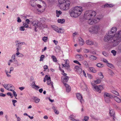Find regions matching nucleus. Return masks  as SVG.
<instances>
[{
    "instance_id": "nucleus-39",
    "label": "nucleus",
    "mask_w": 121,
    "mask_h": 121,
    "mask_svg": "<svg viewBox=\"0 0 121 121\" xmlns=\"http://www.w3.org/2000/svg\"><path fill=\"white\" fill-rule=\"evenodd\" d=\"M2 85L4 86L5 89H7L8 90H9V89L8 88V85L7 84L4 85L2 84Z\"/></svg>"
},
{
    "instance_id": "nucleus-63",
    "label": "nucleus",
    "mask_w": 121,
    "mask_h": 121,
    "mask_svg": "<svg viewBox=\"0 0 121 121\" xmlns=\"http://www.w3.org/2000/svg\"><path fill=\"white\" fill-rule=\"evenodd\" d=\"M54 112L56 114H58L59 113V112L56 109L54 111Z\"/></svg>"
},
{
    "instance_id": "nucleus-52",
    "label": "nucleus",
    "mask_w": 121,
    "mask_h": 121,
    "mask_svg": "<svg viewBox=\"0 0 121 121\" xmlns=\"http://www.w3.org/2000/svg\"><path fill=\"white\" fill-rule=\"evenodd\" d=\"M7 85H8V87L10 88H12L13 87H14L11 84H8Z\"/></svg>"
},
{
    "instance_id": "nucleus-25",
    "label": "nucleus",
    "mask_w": 121,
    "mask_h": 121,
    "mask_svg": "<svg viewBox=\"0 0 121 121\" xmlns=\"http://www.w3.org/2000/svg\"><path fill=\"white\" fill-rule=\"evenodd\" d=\"M79 43L81 45H82L84 44V41L82 38H81L79 39Z\"/></svg>"
},
{
    "instance_id": "nucleus-1",
    "label": "nucleus",
    "mask_w": 121,
    "mask_h": 121,
    "mask_svg": "<svg viewBox=\"0 0 121 121\" xmlns=\"http://www.w3.org/2000/svg\"><path fill=\"white\" fill-rule=\"evenodd\" d=\"M104 40V41L111 43L112 47L116 46L121 42V30L117 31L114 35L108 32L105 36Z\"/></svg>"
},
{
    "instance_id": "nucleus-37",
    "label": "nucleus",
    "mask_w": 121,
    "mask_h": 121,
    "mask_svg": "<svg viewBox=\"0 0 121 121\" xmlns=\"http://www.w3.org/2000/svg\"><path fill=\"white\" fill-rule=\"evenodd\" d=\"M36 85L35 83V81L33 82L31 84L32 87L33 88H35V87H34Z\"/></svg>"
},
{
    "instance_id": "nucleus-51",
    "label": "nucleus",
    "mask_w": 121,
    "mask_h": 121,
    "mask_svg": "<svg viewBox=\"0 0 121 121\" xmlns=\"http://www.w3.org/2000/svg\"><path fill=\"white\" fill-rule=\"evenodd\" d=\"M102 53L105 56H106L108 55L106 52L104 51L103 52H102Z\"/></svg>"
},
{
    "instance_id": "nucleus-26",
    "label": "nucleus",
    "mask_w": 121,
    "mask_h": 121,
    "mask_svg": "<svg viewBox=\"0 0 121 121\" xmlns=\"http://www.w3.org/2000/svg\"><path fill=\"white\" fill-rule=\"evenodd\" d=\"M57 21L59 23H63L65 22V20L64 19H58Z\"/></svg>"
},
{
    "instance_id": "nucleus-34",
    "label": "nucleus",
    "mask_w": 121,
    "mask_h": 121,
    "mask_svg": "<svg viewBox=\"0 0 121 121\" xmlns=\"http://www.w3.org/2000/svg\"><path fill=\"white\" fill-rule=\"evenodd\" d=\"M109 74L111 76H112L113 75H114V73L112 70H111L110 69H109Z\"/></svg>"
},
{
    "instance_id": "nucleus-57",
    "label": "nucleus",
    "mask_w": 121,
    "mask_h": 121,
    "mask_svg": "<svg viewBox=\"0 0 121 121\" xmlns=\"http://www.w3.org/2000/svg\"><path fill=\"white\" fill-rule=\"evenodd\" d=\"M51 80H50L47 81V83L48 85H49L51 84Z\"/></svg>"
},
{
    "instance_id": "nucleus-42",
    "label": "nucleus",
    "mask_w": 121,
    "mask_h": 121,
    "mask_svg": "<svg viewBox=\"0 0 121 121\" xmlns=\"http://www.w3.org/2000/svg\"><path fill=\"white\" fill-rule=\"evenodd\" d=\"M71 87L70 86H69V87L66 88V91L67 92H69L71 90Z\"/></svg>"
},
{
    "instance_id": "nucleus-31",
    "label": "nucleus",
    "mask_w": 121,
    "mask_h": 121,
    "mask_svg": "<svg viewBox=\"0 0 121 121\" xmlns=\"http://www.w3.org/2000/svg\"><path fill=\"white\" fill-rule=\"evenodd\" d=\"M83 63L86 67H88V64L86 61H83Z\"/></svg>"
},
{
    "instance_id": "nucleus-3",
    "label": "nucleus",
    "mask_w": 121,
    "mask_h": 121,
    "mask_svg": "<svg viewBox=\"0 0 121 121\" xmlns=\"http://www.w3.org/2000/svg\"><path fill=\"white\" fill-rule=\"evenodd\" d=\"M96 12L93 11L89 10L86 11L84 13V17L86 19H92L95 16Z\"/></svg>"
},
{
    "instance_id": "nucleus-27",
    "label": "nucleus",
    "mask_w": 121,
    "mask_h": 121,
    "mask_svg": "<svg viewBox=\"0 0 121 121\" xmlns=\"http://www.w3.org/2000/svg\"><path fill=\"white\" fill-rule=\"evenodd\" d=\"M51 57L52 59V60L53 61L56 62L57 61V58L56 57V56H54L53 55L51 56Z\"/></svg>"
},
{
    "instance_id": "nucleus-24",
    "label": "nucleus",
    "mask_w": 121,
    "mask_h": 121,
    "mask_svg": "<svg viewBox=\"0 0 121 121\" xmlns=\"http://www.w3.org/2000/svg\"><path fill=\"white\" fill-rule=\"evenodd\" d=\"M56 16L57 17H59L60 15L62 13V12L60 10L58 11L57 10H56Z\"/></svg>"
},
{
    "instance_id": "nucleus-36",
    "label": "nucleus",
    "mask_w": 121,
    "mask_h": 121,
    "mask_svg": "<svg viewBox=\"0 0 121 121\" xmlns=\"http://www.w3.org/2000/svg\"><path fill=\"white\" fill-rule=\"evenodd\" d=\"M98 74L99 75V76H100V78L101 79H102L104 77V76L102 74V73L101 72H100L99 73H98Z\"/></svg>"
},
{
    "instance_id": "nucleus-18",
    "label": "nucleus",
    "mask_w": 121,
    "mask_h": 121,
    "mask_svg": "<svg viewBox=\"0 0 121 121\" xmlns=\"http://www.w3.org/2000/svg\"><path fill=\"white\" fill-rule=\"evenodd\" d=\"M75 57L80 60H83L82 56L81 55H77L75 56Z\"/></svg>"
},
{
    "instance_id": "nucleus-44",
    "label": "nucleus",
    "mask_w": 121,
    "mask_h": 121,
    "mask_svg": "<svg viewBox=\"0 0 121 121\" xmlns=\"http://www.w3.org/2000/svg\"><path fill=\"white\" fill-rule=\"evenodd\" d=\"M65 67L67 69H69L70 67V66L68 64H65Z\"/></svg>"
},
{
    "instance_id": "nucleus-41",
    "label": "nucleus",
    "mask_w": 121,
    "mask_h": 121,
    "mask_svg": "<svg viewBox=\"0 0 121 121\" xmlns=\"http://www.w3.org/2000/svg\"><path fill=\"white\" fill-rule=\"evenodd\" d=\"M45 56L43 55H41L40 57V61H42L43 60V59L44 58Z\"/></svg>"
},
{
    "instance_id": "nucleus-33",
    "label": "nucleus",
    "mask_w": 121,
    "mask_h": 121,
    "mask_svg": "<svg viewBox=\"0 0 121 121\" xmlns=\"http://www.w3.org/2000/svg\"><path fill=\"white\" fill-rule=\"evenodd\" d=\"M104 98L105 101L106 103H108L110 102V98L108 97L106 98Z\"/></svg>"
},
{
    "instance_id": "nucleus-45",
    "label": "nucleus",
    "mask_w": 121,
    "mask_h": 121,
    "mask_svg": "<svg viewBox=\"0 0 121 121\" xmlns=\"http://www.w3.org/2000/svg\"><path fill=\"white\" fill-rule=\"evenodd\" d=\"M107 65L109 67L112 68V67H113V65L112 64L108 63Z\"/></svg>"
},
{
    "instance_id": "nucleus-13",
    "label": "nucleus",
    "mask_w": 121,
    "mask_h": 121,
    "mask_svg": "<svg viewBox=\"0 0 121 121\" xmlns=\"http://www.w3.org/2000/svg\"><path fill=\"white\" fill-rule=\"evenodd\" d=\"M81 67L78 65L76 66L74 68L75 70L78 73H82V70L81 68Z\"/></svg>"
},
{
    "instance_id": "nucleus-48",
    "label": "nucleus",
    "mask_w": 121,
    "mask_h": 121,
    "mask_svg": "<svg viewBox=\"0 0 121 121\" xmlns=\"http://www.w3.org/2000/svg\"><path fill=\"white\" fill-rule=\"evenodd\" d=\"M23 25L24 26V27L26 28L28 27V26L27 25V23L26 24V23H23Z\"/></svg>"
},
{
    "instance_id": "nucleus-62",
    "label": "nucleus",
    "mask_w": 121,
    "mask_h": 121,
    "mask_svg": "<svg viewBox=\"0 0 121 121\" xmlns=\"http://www.w3.org/2000/svg\"><path fill=\"white\" fill-rule=\"evenodd\" d=\"M43 68L44 69H48V67L47 65H45L44 66Z\"/></svg>"
},
{
    "instance_id": "nucleus-22",
    "label": "nucleus",
    "mask_w": 121,
    "mask_h": 121,
    "mask_svg": "<svg viewBox=\"0 0 121 121\" xmlns=\"http://www.w3.org/2000/svg\"><path fill=\"white\" fill-rule=\"evenodd\" d=\"M86 43L87 45H92L94 44V43L92 41L90 40H87Z\"/></svg>"
},
{
    "instance_id": "nucleus-49",
    "label": "nucleus",
    "mask_w": 121,
    "mask_h": 121,
    "mask_svg": "<svg viewBox=\"0 0 121 121\" xmlns=\"http://www.w3.org/2000/svg\"><path fill=\"white\" fill-rule=\"evenodd\" d=\"M17 22H21L22 21L20 18L19 17H17Z\"/></svg>"
},
{
    "instance_id": "nucleus-60",
    "label": "nucleus",
    "mask_w": 121,
    "mask_h": 121,
    "mask_svg": "<svg viewBox=\"0 0 121 121\" xmlns=\"http://www.w3.org/2000/svg\"><path fill=\"white\" fill-rule=\"evenodd\" d=\"M110 5L109 4H105L104 5V7H109V6Z\"/></svg>"
},
{
    "instance_id": "nucleus-4",
    "label": "nucleus",
    "mask_w": 121,
    "mask_h": 121,
    "mask_svg": "<svg viewBox=\"0 0 121 121\" xmlns=\"http://www.w3.org/2000/svg\"><path fill=\"white\" fill-rule=\"evenodd\" d=\"M58 1L60 4H62L63 7L64 9L65 10H67L69 9L70 2L67 0H58Z\"/></svg>"
},
{
    "instance_id": "nucleus-64",
    "label": "nucleus",
    "mask_w": 121,
    "mask_h": 121,
    "mask_svg": "<svg viewBox=\"0 0 121 121\" xmlns=\"http://www.w3.org/2000/svg\"><path fill=\"white\" fill-rule=\"evenodd\" d=\"M7 94L8 95H9L10 96H11L12 95V93L10 92L7 93Z\"/></svg>"
},
{
    "instance_id": "nucleus-12",
    "label": "nucleus",
    "mask_w": 121,
    "mask_h": 121,
    "mask_svg": "<svg viewBox=\"0 0 121 121\" xmlns=\"http://www.w3.org/2000/svg\"><path fill=\"white\" fill-rule=\"evenodd\" d=\"M117 31V28L115 27H113L110 30L108 31V32L112 35H114Z\"/></svg>"
},
{
    "instance_id": "nucleus-55",
    "label": "nucleus",
    "mask_w": 121,
    "mask_h": 121,
    "mask_svg": "<svg viewBox=\"0 0 121 121\" xmlns=\"http://www.w3.org/2000/svg\"><path fill=\"white\" fill-rule=\"evenodd\" d=\"M5 95L3 93H0V96L2 97H4L5 96Z\"/></svg>"
},
{
    "instance_id": "nucleus-35",
    "label": "nucleus",
    "mask_w": 121,
    "mask_h": 121,
    "mask_svg": "<svg viewBox=\"0 0 121 121\" xmlns=\"http://www.w3.org/2000/svg\"><path fill=\"white\" fill-rule=\"evenodd\" d=\"M117 52H117L114 50H112L111 51V52L113 54V55L114 56H115L116 55Z\"/></svg>"
},
{
    "instance_id": "nucleus-6",
    "label": "nucleus",
    "mask_w": 121,
    "mask_h": 121,
    "mask_svg": "<svg viewBox=\"0 0 121 121\" xmlns=\"http://www.w3.org/2000/svg\"><path fill=\"white\" fill-rule=\"evenodd\" d=\"M100 26L99 25H95L89 29V31L95 33H97L100 30Z\"/></svg>"
},
{
    "instance_id": "nucleus-53",
    "label": "nucleus",
    "mask_w": 121,
    "mask_h": 121,
    "mask_svg": "<svg viewBox=\"0 0 121 121\" xmlns=\"http://www.w3.org/2000/svg\"><path fill=\"white\" fill-rule=\"evenodd\" d=\"M103 61L104 62L107 63V64L108 63L107 60L105 59H103Z\"/></svg>"
},
{
    "instance_id": "nucleus-43",
    "label": "nucleus",
    "mask_w": 121,
    "mask_h": 121,
    "mask_svg": "<svg viewBox=\"0 0 121 121\" xmlns=\"http://www.w3.org/2000/svg\"><path fill=\"white\" fill-rule=\"evenodd\" d=\"M45 77L47 81L51 80L50 77H48V75H46L45 76Z\"/></svg>"
},
{
    "instance_id": "nucleus-10",
    "label": "nucleus",
    "mask_w": 121,
    "mask_h": 121,
    "mask_svg": "<svg viewBox=\"0 0 121 121\" xmlns=\"http://www.w3.org/2000/svg\"><path fill=\"white\" fill-rule=\"evenodd\" d=\"M63 76L61 77L62 82L63 83L67 82L68 81L69 77L67 76V74L64 73L62 74Z\"/></svg>"
},
{
    "instance_id": "nucleus-16",
    "label": "nucleus",
    "mask_w": 121,
    "mask_h": 121,
    "mask_svg": "<svg viewBox=\"0 0 121 121\" xmlns=\"http://www.w3.org/2000/svg\"><path fill=\"white\" fill-rule=\"evenodd\" d=\"M104 98L108 97L112 98L113 97V96L111 94L106 92L104 93Z\"/></svg>"
},
{
    "instance_id": "nucleus-56",
    "label": "nucleus",
    "mask_w": 121,
    "mask_h": 121,
    "mask_svg": "<svg viewBox=\"0 0 121 121\" xmlns=\"http://www.w3.org/2000/svg\"><path fill=\"white\" fill-rule=\"evenodd\" d=\"M53 42L56 45H57L58 43V42L57 41L55 40H54L53 41Z\"/></svg>"
},
{
    "instance_id": "nucleus-54",
    "label": "nucleus",
    "mask_w": 121,
    "mask_h": 121,
    "mask_svg": "<svg viewBox=\"0 0 121 121\" xmlns=\"http://www.w3.org/2000/svg\"><path fill=\"white\" fill-rule=\"evenodd\" d=\"M89 50L88 49H84V52L86 53H88L89 52Z\"/></svg>"
},
{
    "instance_id": "nucleus-59",
    "label": "nucleus",
    "mask_w": 121,
    "mask_h": 121,
    "mask_svg": "<svg viewBox=\"0 0 121 121\" xmlns=\"http://www.w3.org/2000/svg\"><path fill=\"white\" fill-rule=\"evenodd\" d=\"M26 22H27V24H29L30 21V20H29V19H26Z\"/></svg>"
},
{
    "instance_id": "nucleus-32",
    "label": "nucleus",
    "mask_w": 121,
    "mask_h": 121,
    "mask_svg": "<svg viewBox=\"0 0 121 121\" xmlns=\"http://www.w3.org/2000/svg\"><path fill=\"white\" fill-rule=\"evenodd\" d=\"M89 118V117L87 116H85L84 117V119L82 120L83 121H87Z\"/></svg>"
},
{
    "instance_id": "nucleus-46",
    "label": "nucleus",
    "mask_w": 121,
    "mask_h": 121,
    "mask_svg": "<svg viewBox=\"0 0 121 121\" xmlns=\"http://www.w3.org/2000/svg\"><path fill=\"white\" fill-rule=\"evenodd\" d=\"M20 30L21 31H24L25 30L24 27V26H21L20 28Z\"/></svg>"
},
{
    "instance_id": "nucleus-30",
    "label": "nucleus",
    "mask_w": 121,
    "mask_h": 121,
    "mask_svg": "<svg viewBox=\"0 0 121 121\" xmlns=\"http://www.w3.org/2000/svg\"><path fill=\"white\" fill-rule=\"evenodd\" d=\"M111 92L119 96V93L116 91L113 90L111 91Z\"/></svg>"
},
{
    "instance_id": "nucleus-21",
    "label": "nucleus",
    "mask_w": 121,
    "mask_h": 121,
    "mask_svg": "<svg viewBox=\"0 0 121 121\" xmlns=\"http://www.w3.org/2000/svg\"><path fill=\"white\" fill-rule=\"evenodd\" d=\"M88 70L92 73H95L96 72V71L93 67H89Z\"/></svg>"
},
{
    "instance_id": "nucleus-2",
    "label": "nucleus",
    "mask_w": 121,
    "mask_h": 121,
    "mask_svg": "<svg viewBox=\"0 0 121 121\" xmlns=\"http://www.w3.org/2000/svg\"><path fill=\"white\" fill-rule=\"evenodd\" d=\"M82 7L76 6L72 8L69 10V13L72 17H77L79 16L82 12Z\"/></svg>"
},
{
    "instance_id": "nucleus-40",
    "label": "nucleus",
    "mask_w": 121,
    "mask_h": 121,
    "mask_svg": "<svg viewBox=\"0 0 121 121\" xmlns=\"http://www.w3.org/2000/svg\"><path fill=\"white\" fill-rule=\"evenodd\" d=\"M48 39L47 37L44 36L42 38L44 42H46L47 41Z\"/></svg>"
},
{
    "instance_id": "nucleus-20",
    "label": "nucleus",
    "mask_w": 121,
    "mask_h": 121,
    "mask_svg": "<svg viewBox=\"0 0 121 121\" xmlns=\"http://www.w3.org/2000/svg\"><path fill=\"white\" fill-rule=\"evenodd\" d=\"M114 99L118 103H120L121 102V99H120L117 96H113Z\"/></svg>"
},
{
    "instance_id": "nucleus-29",
    "label": "nucleus",
    "mask_w": 121,
    "mask_h": 121,
    "mask_svg": "<svg viewBox=\"0 0 121 121\" xmlns=\"http://www.w3.org/2000/svg\"><path fill=\"white\" fill-rule=\"evenodd\" d=\"M73 117H75V116L73 114H72L69 117V118L70 120L73 121V119H74Z\"/></svg>"
},
{
    "instance_id": "nucleus-14",
    "label": "nucleus",
    "mask_w": 121,
    "mask_h": 121,
    "mask_svg": "<svg viewBox=\"0 0 121 121\" xmlns=\"http://www.w3.org/2000/svg\"><path fill=\"white\" fill-rule=\"evenodd\" d=\"M76 95L77 99L80 100L81 103H82L83 102L82 95L80 93H77Z\"/></svg>"
},
{
    "instance_id": "nucleus-11",
    "label": "nucleus",
    "mask_w": 121,
    "mask_h": 121,
    "mask_svg": "<svg viewBox=\"0 0 121 121\" xmlns=\"http://www.w3.org/2000/svg\"><path fill=\"white\" fill-rule=\"evenodd\" d=\"M53 30L59 33H63L64 32L63 30L61 28H59L56 26H54L53 27Z\"/></svg>"
},
{
    "instance_id": "nucleus-19",
    "label": "nucleus",
    "mask_w": 121,
    "mask_h": 121,
    "mask_svg": "<svg viewBox=\"0 0 121 121\" xmlns=\"http://www.w3.org/2000/svg\"><path fill=\"white\" fill-rule=\"evenodd\" d=\"M32 98L34 101V102L36 103H38L40 101L39 98L36 97H34Z\"/></svg>"
},
{
    "instance_id": "nucleus-23",
    "label": "nucleus",
    "mask_w": 121,
    "mask_h": 121,
    "mask_svg": "<svg viewBox=\"0 0 121 121\" xmlns=\"http://www.w3.org/2000/svg\"><path fill=\"white\" fill-rule=\"evenodd\" d=\"M88 57L91 60H95L97 58V57L96 56L92 55L89 56Z\"/></svg>"
},
{
    "instance_id": "nucleus-17",
    "label": "nucleus",
    "mask_w": 121,
    "mask_h": 121,
    "mask_svg": "<svg viewBox=\"0 0 121 121\" xmlns=\"http://www.w3.org/2000/svg\"><path fill=\"white\" fill-rule=\"evenodd\" d=\"M117 50L118 54L121 53V43L117 47Z\"/></svg>"
},
{
    "instance_id": "nucleus-61",
    "label": "nucleus",
    "mask_w": 121,
    "mask_h": 121,
    "mask_svg": "<svg viewBox=\"0 0 121 121\" xmlns=\"http://www.w3.org/2000/svg\"><path fill=\"white\" fill-rule=\"evenodd\" d=\"M5 72H6V74L7 75V76L8 77H10L11 76V75L9 74H8V72H7L5 70Z\"/></svg>"
},
{
    "instance_id": "nucleus-8",
    "label": "nucleus",
    "mask_w": 121,
    "mask_h": 121,
    "mask_svg": "<svg viewBox=\"0 0 121 121\" xmlns=\"http://www.w3.org/2000/svg\"><path fill=\"white\" fill-rule=\"evenodd\" d=\"M101 19V18L97 17L94 19H88V23L90 25H93L99 22Z\"/></svg>"
},
{
    "instance_id": "nucleus-47",
    "label": "nucleus",
    "mask_w": 121,
    "mask_h": 121,
    "mask_svg": "<svg viewBox=\"0 0 121 121\" xmlns=\"http://www.w3.org/2000/svg\"><path fill=\"white\" fill-rule=\"evenodd\" d=\"M12 102L13 103V105L14 106H15V103L17 102V101L16 100H13L12 101Z\"/></svg>"
},
{
    "instance_id": "nucleus-58",
    "label": "nucleus",
    "mask_w": 121,
    "mask_h": 121,
    "mask_svg": "<svg viewBox=\"0 0 121 121\" xmlns=\"http://www.w3.org/2000/svg\"><path fill=\"white\" fill-rule=\"evenodd\" d=\"M63 83L64 85L66 87V88L69 87V86H70L68 85L66 83Z\"/></svg>"
},
{
    "instance_id": "nucleus-9",
    "label": "nucleus",
    "mask_w": 121,
    "mask_h": 121,
    "mask_svg": "<svg viewBox=\"0 0 121 121\" xmlns=\"http://www.w3.org/2000/svg\"><path fill=\"white\" fill-rule=\"evenodd\" d=\"M91 84L95 90L99 92V93H100L101 91L103 89V86L102 85H99L97 86L96 85H95L94 84L92 83Z\"/></svg>"
},
{
    "instance_id": "nucleus-50",
    "label": "nucleus",
    "mask_w": 121,
    "mask_h": 121,
    "mask_svg": "<svg viewBox=\"0 0 121 121\" xmlns=\"http://www.w3.org/2000/svg\"><path fill=\"white\" fill-rule=\"evenodd\" d=\"M13 94L14 96L15 97H16L17 96V94L15 91H13Z\"/></svg>"
},
{
    "instance_id": "nucleus-15",
    "label": "nucleus",
    "mask_w": 121,
    "mask_h": 121,
    "mask_svg": "<svg viewBox=\"0 0 121 121\" xmlns=\"http://www.w3.org/2000/svg\"><path fill=\"white\" fill-rule=\"evenodd\" d=\"M109 113L110 116L112 117L113 120H115V112L114 110H110L109 111Z\"/></svg>"
},
{
    "instance_id": "nucleus-28",
    "label": "nucleus",
    "mask_w": 121,
    "mask_h": 121,
    "mask_svg": "<svg viewBox=\"0 0 121 121\" xmlns=\"http://www.w3.org/2000/svg\"><path fill=\"white\" fill-rule=\"evenodd\" d=\"M96 66L99 67H104V65L101 63H99L96 65Z\"/></svg>"
},
{
    "instance_id": "nucleus-7",
    "label": "nucleus",
    "mask_w": 121,
    "mask_h": 121,
    "mask_svg": "<svg viewBox=\"0 0 121 121\" xmlns=\"http://www.w3.org/2000/svg\"><path fill=\"white\" fill-rule=\"evenodd\" d=\"M33 26L35 27V30L36 32H37V29L38 28H42V23L39 21H34L32 23Z\"/></svg>"
},
{
    "instance_id": "nucleus-38",
    "label": "nucleus",
    "mask_w": 121,
    "mask_h": 121,
    "mask_svg": "<svg viewBox=\"0 0 121 121\" xmlns=\"http://www.w3.org/2000/svg\"><path fill=\"white\" fill-rule=\"evenodd\" d=\"M101 82V80L100 79H98L95 81V83L96 84H98Z\"/></svg>"
},
{
    "instance_id": "nucleus-5",
    "label": "nucleus",
    "mask_w": 121,
    "mask_h": 121,
    "mask_svg": "<svg viewBox=\"0 0 121 121\" xmlns=\"http://www.w3.org/2000/svg\"><path fill=\"white\" fill-rule=\"evenodd\" d=\"M38 0H31L30 2V4L31 6L35 9V11L37 10L39 12H41V11L39 10L38 8H40L41 7V6L39 4H37V2Z\"/></svg>"
}]
</instances>
